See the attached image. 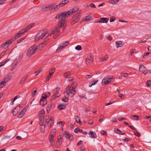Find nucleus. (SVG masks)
Here are the masks:
<instances>
[{"instance_id":"nucleus-1","label":"nucleus","mask_w":151,"mask_h":151,"mask_svg":"<svg viewBox=\"0 0 151 151\" xmlns=\"http://www.w3.org/2000/svg\"><path fill=\"white\" fill-rule=\"evenodd\" d=\"M78 10V8L75 7L68 11H65L57 14L55 18L56 19H58L59 20V22L58 27L49 30L48 32L49 35H53V37L55 39L58 36L60 32V28H62L63 30L65 29L64 24L67 21V17L72 15Z\"/></svg>"},{"instance_id":"nucleus-2","label":"nucleus","mask_w":151,"mask_h":151,"mask_svg":"<svg viewBox=\"0 0 151 151\" xmlns=\"http://www.w3.org/2000/svg\"><path fill=\"white\" fill-rule=\"evenodd\" d=\"M49 36V34L46 31L44 30L40 31L36 36L35 40V41H37L40 39H44Z\"/></svg>"},{"instance_id":"nucleus-3","label":"nucleus","mask_w":151,"mask_h":151,"mask_svg":"<svg viewBox=\"0 0 151 151\" xmlns=\"http://www.w3.org/2000/svg\"><path fill=\"white\" fill-rule=\"evenodd\" d=\"M39 48L38 47H37L35 45H33L31 46L26 52V55L28 57H30L32 56L37 50Z\"/></svg>"},{"instance_id":"nucleus-4","label":"nucleus","mask_w":151,"mask_h":151,"mask_svg":"<svg viewBox=\"0 0 151 151\" xmlns=\"http://www.w3.org/2000/svg\"><path fill=\"white\" fill-rule=\"evenodd\" d=\"M76 91L74 87L68 86L66 88L65 92L66 93L67 95L68 96L72 97L75 94Z\"/></svg>"},{"instance_id":"nucleus-5","label":"nucleus","mask_w":151,"mask_h":151,"mask_svg":"<svg viewBox=\"0 0 151 151\" xmlns=\"http://www.w3.org/2000/svg\"><path fill=\"white\" fill-rule=\"evenodd\" d=\"M81 18L80 13H76L73 15L70 21L71 24L73 25L78 22Z\"/></svg>"},{"instance_id":"nucleus-6","label":"nucleus","mask_w":151,"mask_h":151,"mask_svg":"<svg viewBox=\"0 0 151 151\" xmlns=\"http://www.w3.org/2000/svg\"><path fill=\"white\" fill-rule=\"evenodd\" d=\"M45 122L47 125H48L49 128H50L53 125L54 119L52 117H50L49 116H46L45 118Z\"/></svg>"},{"instance_id":"nucleus-7","label":"nucleus","mask_w":151,"mask_h":151,"mask_svg":"<svg viewBox=\"0 0 151 151\" xmlns=\"http://www.w3.org/2000/svg\"><path fill=\"white\" fill-rule=\"evenodd\" d=\"M14 41V38H11L4 43H2L1 45V47L3 49H5L8 48Z\"/></svg>"},{"instance_id":"nucleus-8","label":"nucleus","mask_w":151,"mask_h":151,"mask_svg":"<svg viewBox=\"0 0 151 151\" xmlns=\"http://www.w3.org/2000/svg\"><path fill=\"white\" fill-rule=\"evenodd\" d=\"M60 88H56V91L55 93L50 98V100H53L55 99L56 98H58L60 95L59 94L58 91L60 90Z\"/></svg>"},{"instance_id":"nucleus-9","label":"nucleus","mask_w":151,"mask_h":151,"mask_svg":"<svg viewBox=\"0 0 151 151\" xmlns=\"http://www.w3.org/2000/svg\"><path fill=\"white\" fill-rule=\"evenodd\" d=\"M68 43V41L65 42L61 43L59 45V47L56 50V51L58 52L62 48L65 47L68 44H67Z\"/></svg>"},{"instance_id":"nucleus-10","label":"nucleus","mask_w":151,"mask_h":151,"mask_svg":"<svg viewBox=\"0 0 151 151\" xmlns=\"http://www.w3.org/2000/svg\"><path fill=\"white\" fill-rule=\"evenodd\" d=\"M112 78H108L107 77L104 78L102 80V84L103 85H107L111 81Z\"/></svg>"},{"instance_id":"nucleus-11","label":"nucleus","mask_w":151,"mask_h":151,"mask_svg":"<svg viewBox=\"0 0 151 151\" xmlns=\"http://www.w3.org/2000/svg\"><path fill=\"white\" fill-rule=\"evenodd\" d=\"M26 32V31H24V30H23V29L19 31L18 33L15 35V36L14 37L12 38H14V40L18 39V38L20 37L21 35H23L24 32Z\"/></svg>"},{"instance_id":"nucleus-12","label":"nucleus","mask_w":151,"mask_h":151,"mask_svg":"<svg viewBox=\"0 0 151 151\" xmlns=\"http://www.w3.org/2000/svg\"><path fill=\"white\" fill-rule=\"evenodd\" d=\"M100 20L95 21V23H106L109 21V19L107 18L102 17L100 18Z\"/></svg>"},{"instance_id":"nucleus-13","label":"nucleus","mask_w":151,"mask_h":151,"mask_svg":"<svg viewBox=\"0 0 151 151\" xmlns=\"http://www.w3.org/2000/svg\"><path fill=\"white\" fill-rule=\"evenodd\" d=\"M50 5H52V6L51 8V9L50 11L51 13L57 11L60 8L58 5H55L52 4H50Z\"/></svg>"},{"instance_id":"nucleus-14","label":"nucleus","mask_w":151,"mask_h":151,"mask_svg":"<svg viewBox=\"0 0 151 151\" xmlns=\"http://www.w3.org/2000/svg\"><path fill=\"white\" fill-rule=\"evenodd\" d=\"M20 105H18L16 106L12 110L13 115H16L19 112L20 110Z\"/></svg>"},{"instance_id":"nucleus-15","label":"nucleus","mask_w":151,"mask_h":151,"mask_svg":"<svg viewBox=\"0 0 151 151\" xmlns=\"http://www.w3.org/2000/svg\"><path fill=\"white\" fill-rule=\"evenodd\" d=\"M64 135L65 137L68 138L70 140H72L73 139V136L65 131L64 132Z\"/></svg>"},{"instance_id":"nucleus-16","label":"nucleus","mask_w":151,"mask_h":151,"mask_svg":"<svg viewBox=\"0 0 151 151\" xmlns=\"http://www.w3.org/2000/svg\"><path fill=\"white\" fill-rule=\"evenodd\" d=\"M47 103V101L46 99L42 96L40 100V105L42 106H44Z\"/></svg>"},{"instance_id":"nucleus-17","label":"nucleus","mask_w":151,"mask_h":151,"mask_svg":"<svg viewBox=\"0 0 151 151\" xmlns=\"http://www.w3.org/2000/svg\"><path fill=\"white\" fill-rule=\"evenodd\" d=\"M146 68L143 65H140L139 66V70L140 71L142 72L145 75L147 73L145 72Z\"/></svg>"},{"instance_id":"nucleus-18","label":"nucleus","mask_w":151,"mask_h":151,"mask_svg":"<svg viewBox=\"0 0 151 151\" xmlns=\"http://www.w3.org/2000/svg\"><path fill=\"white\" fill-rule=\"evenodd\" d=\"M18 62L14 60L10 68V70L12 71L14 70L17 67V65L18 64Z\"/></svg>"},{"instance_id":"nucleus-19","label":"nucleus","mask_w":151,"mask_h":151,"mask_svg":"<svg viewBox=\"0 0 151 151\" xmlns=\"http://www.w3.org/2000/svg\"><path fill=\"white\" fill-rule=\"evenodd\" d=\"M48 42V40H46L40 44L37 47H39V50H40L42 47H44L45 45H46Z\"/></svg>"},{"instance_id":"nucleus-20","label":"nucleus","mask_w":151,"mask_h":151,"mask_svg":"<svg viewBox=\"0 0 151 151\" xmlns=\"http://www.w3.org/2000/svg\"><path fill=\"white\" fill-rule=\"evenodd\" d=\"M68 0H65L62 1L58 5L59 7H63L68 2Z\"/></svg>"},{"instance_id":"nucleus-21","label":"nucleus","mask_w":151,"mask_h":151,"mask_svg":"<svg viewBox=\"0 0 151 151\" xmlns=\"http://www.w3.org/2000/svg\"><path fill=\"white\" fill-rule=\"evenodd\" d=\"M27 111V109H23L19 113L18 115V117L19 118H21L25 114V112Z\"/></svg>"},{"instance_id":"nucleus-22","label":"nucleus","mask_w":151,"mask_h":151,"mask_svg":"<svg viewBox=\"0 0 151 151\" xmlns=\"http://www.w3.org/2000/svg\"><path fill=\"white\" fill-rule=\"evenodd\" d=\"M52 5H50V4L49 5H47V6L46 7H43V8H42V9H41L42 10V11H45L49 10L51 9V8H52Z\"/></svg>"},{"instance_id":"nucleus-23","label":"nucleus","mask_w":151,"mask_h":151,"mask_svg":"<svg viewBox=\"0 0 151 151\" xmlns=\"http://www.w3.org/2000/svg\"><path fill=\"white\" fill-rule=\"evenodd\" d=\"M89 134L90 135V137L93 138H95L96 137L95 133L93 131H90L89 133Z\"/></svg>"},{"instance_id":"nucleus-24","label":"nucleus","mask_w":151,"mask_h":151,"mask_svg":"<svg viewBox=\"0 0 151 151\" xmlns=\"http://www.w3.org/2000/svg\"><path fill=\"white\" fill-rule=\"evenodd\" d=\"M116 43L117 45L116 47L117 48L119 47H121L123 45V41H117L116 42Z\"/></svg>"},{"instance_id":"nucleus-25","label":"nucleus","mask_w":151,"mask_h":151,"mask_svg":"<svg viewBox=\"0 0 151 151\" xmlns=\"http://www.w3.org/2000/svg\"><path fill=\"white\" fill-rule=\"evenodd\" d=\"M53 105L52 104H50L48 105L47 107V112L49 113L50 112V110L52 109Z\"/></svg>"},{"instance_id":"nucleus-26","label":"nucleus","mask_w":151,"mask_h":151,"mask_svg":"<svg viewBox=\"0 0 151 151\" xmlns=\"http://www.w3.org/2000/svg\"><path fill=\"white\" fill-rule=\"evenodd\" d=\"M34 24H31L30 25L27 26L26 28L23 29V30H24V31H26V32L27 30H28L31 29L34 26Z\"/></svg>"},{"instance_id":"nucleus-27","label":"nucleus","mask_w":151,"mask_h":151,"mask_svg":"<svg viewBox=\"0 0 151 151\" xmlns=\"http://www.w3.org/2000/svg\"><path fill=\"white\" fill-rule=\"evenodd\" d=\"M66 104L60 105L59 106H58V109L59 110L64 109L66 108Z\"/></svg>"},{"instance_id":"nucleus-28","label":"nucleus","mask_w":151,"mask_h":151,"mask_svg":"<svg viewBox=\"0 0 151 151\" xmlns=\"http://www.w3.org/2000/svg\"><path fill=\"white\" fill-rule=\"evenodd\" d=\"M109 58V57L107 55H105L103 58H100V61L102 62L104 61L107 60Z\"/></svg>"},{"instance_id":"nucleus-29","label":"nucleus","mask_w":151,"mask_h":151,"mask_svg":"<svg viewBox=\"0 0 151 151\" xmlns=\"http://www.w3.org/2000/svg\"><path fill=\"white\" fill-rule=\"evenodd\" d=\"M28 76V75H26L25 76H24L23 77L21 80L19 81V83L20 84H22L25 81L26 79L27 78Z\"/></svg>"},{"instance_id":"nucleus-30","label":"nucleus","mask_w":151,"mask_h":151,"mask_svg":"<svg viewBox=\"0 0 151 151\" xmlns=\"http://www.w3.org/2000/svg\"><path fill=\"white\" fill-rule=\"evenodd\" d=\"M50 94V92H47L44 93H43L42 95V96L44 97V98H45V99L49 97Z\"/></svg>"},{"instance_id":"nucleus-31","label":"nucleus","mask_w":151,"mask_h":151,"mask_svg":"<svg viewBox=\"0 0 151 151\" xmlns=\"http://www.w3.org/2000/svg\"><path fill=\"white\" fill-rule=\"evenodd\" d=\"M45 115V111L43 109H42L39 111V116H44Z\"/></svg>"},{"instance_id":"nucleus-32","label":"nucleus","mask_w":151,"mask_h":151,"mask_svg":"<svg viewBox=\"0 0 151 151\" xmlns=\"http://www.w3.org/2000/svg\"><path fill=\"white\" fill-rule=\"evenodd\" d=\"M71 75V73L70 72H66L63 74V76L65 78H67V77L70 76Z\"/></svg>"},{"instance_id":"nucleus-33","label":"nucleus","mask_w":151,"mask_h":151,"mask_svg":"<svg viewBox=\"0 0 151 151\" xmlns=\"http://www.w3.org/2000/svg\"><path fill=\"white\" fill-rule=\"evenodd\" d=\"M23 54L22 53H21L19 55V57L18 58L16 59L15 60L19 63V62L21 60L22 58L23 57Z\"/></svg>"},{"instance_id":"nucleus-34","label":"nucleus","mask_w":151,"mask_h":151,"mask_svg":"<svg viewBox=\"0 0 151 151\" xmlns=\"http://www.w3.org/2000/svg\"><path fill=\"white\" fill-rule=\"evenodd\" d=\"M12 75L9 76L5 78L3 80L6 83L12 78Z\"/></svg>"},{"instance_id":"nucleus-35","label":"nucleus","mask_w":151,"mask_h":151,"mask_svg":"<svg viewBox=\"0 0 151 151\" xmlns=\"http://www.w3.org/2000/svg\"><path fill=\"white\" fill-rule=\"evenodd\" d=\"M6 83V82L3 80L0 84V88L4 87L5 86Z\"/></svg>"},{"instance_id":"nucleus-36","label":"nucleus","mask_w":151,"mask_h":151,"mask_svg":"<svg viewBox=\"0 0 151 151\" xmlns=\"http://www.w3.org/2000/svg\"><path fill=\"white\" fill-rule=\"evenodd\" d=\"M49 140L50 142L54 141V135L53 134H51L49 137Z\"/></svg>"},{"instance_id":"nucleus-37","label":"nucleus","mask_w":151,"mask_h":151,"mask_svg":"<svg viewBox=\"0 0 151 151\" xmlns=\"http://www.w3.org/2000/svg\"><path fill=\"white\" fill-rule=\"evenodd\" d=\"M52 75L50 73H49L47 75V79L46 80V82H48L49 80V79L51 78V77L52 76Z\"/></svg>"},{"instance_id":"nucleus-38","label":"nucleus","mask_w":151,"mask_h":151,"mask_svg":"<svg viewBox=\"0 0 151 151\" xmlns=\"http://www.w3.org/2000/svg\"><path fill=\"white\" fill-rule=\"evenodd\" d=\"M68 100V98L66 96H64L62 99V101L65 102H67Z\"/></svg>"},{"instance_id":"nucleus-39","label":"nucleus","mask_w":151,"mask_h":151,"mask_svg":"<svg viewBox=\"0 0 151 151\" xmlns=\"http://www.w3.org/2000/svg\"><path fill=\"white\" fill-rule=\"evenodd\" d=\"M114 132L115 133L117 134H121L122 132L121 131L118 129H115Z\"/></svg>"},{"instance_id":"nucleus-40","label":"nucleus","mask_w":151,"mask_h":151,"mask_svg":"<svg viewBox=\"0 0 151 151\" xmlns=\"http://www.w3.org/2000/svg\"><path fill=\"white\" fill-rule=\"evenodd\" d=\"M62 143V141H59L57 142L56 143V147H58L60 145L61 143Z\"/></svg>"},{"instance_id":"nucleus-41","label":"nucleus","mask_w":151,"mask_h":151,"mask_svg":"<svg viewBox=\"0 0 151 151\" xmlns=\"http://www.w3.org/2000/svg\"><path fill=\"white\" fill-rule=\"evenodd\" d=\"M55 70V68H51L49 71V73H51L53 75Z\"/></svg>"},{"instance_id":"nucleus-42","label":"nucleus","mask_w":151,"mask_h":151,"mask_svg":"<svg viewBox=\"0 0 151 151\" xmlns=\"http://www.w3.org/2000/svg\"><path fill=\"white\" fill-rule=\"evenodd\" d=\"M75 49L77 50H82V47L81 46L78 45L76 47Z\"/></svg>"},{"instance_id":"nucleus-43","label":"nucleus","mask_w":151,"mask_h":151,"mask_svg":"<svg viewBox=\"0 0 151 151\" xmlns=\"http://www.w3.org/2000/svg\"><path fill=\"white\" fill-rule=\"evenodd\" d=\"M86 64L87 65H88L90 64V59L89 58H87L86 59Z\"/></svg>"},{"instance_id":"nucleus-44","label":"nucleus","mask_w":151,"mask_h":151,"mask_svg":"<svg viewBox=\"0 0 151 151\" xmlns=\"http://www.w3.org/2000/svg\"><path fill=\"white\" fill-rule=\"evenodd\" d=\"M45 125H43L42 126H41V127L40 128V130L41 132H44L45 129Z\"/></svg>"},{"instance_id":"nucleus-45","label":"nucleus","mask_w":151,"mask_h":151,"mask_svg":"<svg viewBox=\"0 0 151 151\" xmlns=\"http://www.w3.org/2000/svg\"><path fill=\"white\" fill-rule=\"evenodd\" d=\"M134 133L135 135L138 137H139L141 136V134L138 132L136 131L134 132Z\"/></svg>"},{"instance_id":"nucleus-46","label":"nucleus","mask_w":151,"mask_h":151,"mask_svg":"<svg viewBox=\"0 0 151 151\" xmlns=\"http://www.w3.org/2000/svg\"><path fill=\"white\" fill-rule=\"evenodd\" d=\"M115 1V0H109V3L113 4H114L115 3H116Z\"/></svg>"},{"instance_id":"nucleus-47","label":"nucleus","mask_w":151,"mask_h":151,"mask_svg":"<svg viewBox=\"0 0 151 151\" xmlns=\"http://www.w3.org/2000/svg\"><path fill=\"white\" fill-rule=\"evenodd\" d=\"M91 18V16H89V15L88 16H86L85 20L86 22L88 21Z\"/></svg>"},{"instance_id":"nucleus-48","label":"nucleus","mask_w":151,"mask_h":151,"mask_svg":"<svg viewBox=\"0 0 151 151\" xmlns=\"http://www.w3.org/2000/svg\"><path fill=\"white\" fill-rule=\"evenodd\" d=\"M100 132L101 134L104 135H107V133L106 131H105L104 130H101L100 131Z\"/></svg>"},{"instance_id":"nucleus-49","label":"nucleus","mask_w":151,"mask_h":151,"mask_svg":"<svg viewBox=\"0 0 151 151\" xmlns=\"http://www.w3.org/2000/svg\"><path fill=\"white\" fill-rule=\"evenodd\" d=\"M80 129L78 128L75 129L74 130V132L76 133H77L78 132H80Z\"/></svg>"},{"instance_id":"nucleus-50","label":"nucleus","mask_w":151,"mask_h":151,"mask_svg":"<svg viewBox=\"0 0 151 151\" xmlns=\"http://www.w3.org/2000/svg\"><path fill=\"white\" fill-rule=\"evenodd\" d=\"M121 75L124 77H127L128 76V74L126 73H122Z\"/></svg>"},{"instance_id":"nucleus-51","label":"nucleus","mask_w":151,"mask_h":151,"mask_svg":"<svg viewBox=\"0 0 151 151\" xmlns=\"http://www.w3.org/2000/svg\"><path fill=\"white\" fill-rule=\"evenodd\" d=\"M37 93V90H35L34 91H33L32 93V96L34 97V96Z\"/></svg>"},{"instance_id":"nucleus-52","label":"nucleus","mask_w":151,"mask_h":151,"mask_svg":"<svg viewBox=\"0 0 151 151\" xmlns=\"http://www.w3.org/2000/svg\"><path fill=\"white\" fill-rule=\"evenodd\" d=\"M114 20L115 18H114V17L113 16L111 17H110V22H112L114 21Z\"/></svg>"},{"instance_id":"nucleus-53","label":"nucleus","mask_w":151,"mask_h":151,"mask_svg":"<svg viewBox=\"0 0 151 151\" xmlns=\"http://www.w3.org/2000/svg\"><path fill=\"white\" fill-rule=\"evenodd\" d=\"M80 132L81 133H83V134L86 135L88 133L86 132L83 131L82 129H81L80 130Z\"/></svg>"},{"instance_id":"nucleus-54","label":"nucleus","mask_w":151,"mask_h":151,"mask_svg":"<svg viewBox=\"0 0 151 151\" xmlns=\"http://www.w3.org/2000/svg\"><path fill=\"white\" fill-rule=\"evenodd\" d=\"M146 41V39L145 40H139L138 41V43H144Z\"/></svg>"},{"instance_id":"nucleus-55","label":"nucleus","mask_w":151,"mask_h":151,"mask_svg":"<svg viewBox=\"0 0 151 151\" xmlns=\"http://www.w3.org/2000/svg\"><path fill=\"white\" fill-rule=\"evenodd\" d=\"M151 84V82L150 81H148L147 82L146 85L148 87H149L150 86Z\"/></svg>"},{"instance_id":"nucleus-56","label":"nucleus","mask_w":151,"mask_h":151,"mask_svg":"<svg viewBox=\"0 0 151 151\" xmlns=\"http://www.w3.org/2000/svg\"><path fill=\"white\" fill-rule=\"evenodd\" d=\"M6 52V51L3 52L0 54V59L4 55Z\"/></svg>"},{"instance_id":"nucleus-57","label":"nucleus","mask_w":151,"mask_h":151,"mask_svg":"<svg viewBox=\"0 0 151 151\" xmlns=\"http://www.w3.org/2000/svg\"><path fill=\"white\" fill-rule=\"evenodd\" d=\"M104 117V116L103 115H102L100 116V119H99V121L100 122H101L102 121Z\"/></svg>"},{"instance_id":"nucleus-58","label":"nucleus","mask_w":151,"mask_h":151,"mask_svg":"<svg viewBox=\"0 0 151 151\" xmlns=\"http://www.w3.org/2000/svg\"><path fill=\"white\" fill-rule=\"evenodd\" d=\"M39 120L41 122H43L44 121V116H39Z\"/></svg>"},{"instance_id":"nucleus-59","label":"nucleus","mask_w":151,"mask_h":151,"mask_svg":"<svg viewBox=\"0 0 151 151\" xmlns=\"http://www.w3.org/2000/svg\"><path fill=\"white\" fill-rule=\"evenodd\" d=\"M89 6L90 7L93 8H95L96 7L95 6V5L94 4L92 3L90 4H89Z\"/></svg>"},{"instance_id":"nucleus-60","label":"nucleus","mask_w":151,"mask_h":151,"mask_svg":"<svg viewBox=\"0 0 151 151\" xmlns=\"http://www.w3.org/2000/svg\"><path fill=\"white\" fill-rule=\"evenodd\" d=\"M93 120H89L88 121V123L90 125H91L93 124Z\"/></svg>"},{"instance_id":"nucleus-61","label":"nucleus","mask_w":151,"mask_h":151,"mask_svg":"<svg viewBox=\"0 0 151 151\" xmlns=\"http://www.w3.org/2000/svg\"><path fill=\"white\" fill-rule=\"evenodd\" d=\"M24 38H21L20 39H19L17 41V43H19L22 40L24 39Z\"/></svg>"},{"instance_id":"nucleus-62","label":"nucleus","mask_w":151,"mask_h":151,"mask_svg":"<svg viewBox=\"0 0 151 151\" xmlns=\"http://www.w3.org/2000/svg\"><path fill=\"white\" fill-rule=\"evenodd\" d=\"M90 60L92 61V62H93V55H91L90 56Z\"/></svg>"},{"instance_id":"nucleus-63","label":"nucleus","mask_w":151,"mask_h":151,"mask_svg":"<svg viewBox=\"0 0 151 151\" xmlns=\"http://www.w3.org/2000/svg\"><path fill=\"white\" fill-rule=\"evenodd\" d=\"M126 119L124 118H119L118 119V120L119 121H121L123 120H125Z\"/></svg>"},{"instance_id":"nucleus-64","label":"nucleus","mask_w":151,"mask_h":151,"mask_svg":"<svg viewBox=\"0 0 151 151\" xmlns=\"http://www.w3.org/2000/svg\"><path fill=\"white\" fill-rule=\"evenodd\" d=\"M132 116H133L134 118H135V120H137L139 119L138 116H137L133 115Z\"/></svg>"}]
</instances>
